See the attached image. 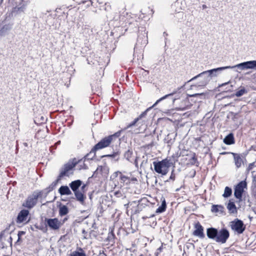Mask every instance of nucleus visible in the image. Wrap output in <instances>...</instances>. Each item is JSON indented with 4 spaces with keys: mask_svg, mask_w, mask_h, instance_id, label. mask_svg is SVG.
I'll return each mask as SVG.
<instances>
[{
    "mask_svg": "<svg viewBox=\"0 0 256 256\" xmlns=\"http://www.w3.org/2000/svg\"><path fill=\"white\" fill-rule=\"evenodd\" d=\"M234 68H237L240 70L248 69H256V60L244 62L234 66H226L211 69L204 71L203 74H207L208 78H210V80L212 78L217 76L219 72L224 70L232 69Z\"/></svg>",
    "mask_w": 256,
    "mask_h": 256,
    "instance_id": "1",
    "label": "nucleus"
},
{
    "mask_svg": "<svg viewBox=\"0 0 256 256\" xmlns=\"http://www.w3.org/2000/svg\"><path fill=\"white\" fill-rule=\"evenodd\" d=\"M206 236L210 240L222 244H225L230 238V232L226 228L218 229L214 227L206 228Z\"/></svg>",
    "mask_w": 256,
    "mask_h": 256,
    "instance_id": "2",
    "label": "nucleus"
},
{
    "mask_svg": "<svg viewBox=\"0 0 256 256\" xmlns=\"http://www.w3.org/2000/svg\"><path fill=\"white\" fill-rule=\"evenodd\" d=\"M182 88V87L181 88H178L176 90L173 91L172 92L166 94L164 96L162 97L160 99L158 100L156 102L150 107L148 108L146 110H145L144 112H143L138 116V118L140 120L142 119V118L145 117L148 112L153 107L155 106L158 103H159L160 102L166 100V99H168L170 100V102L174 103V101L178 99L180 97V92L179 91L181 90Z\"/></svg>",
    "mask_w": 256,
    "mask_h": 256,
    "instance_id": "3",
    "label": "nucleus"
},
{
    "mask_svg": "<svg viewBox=\"0 0 256 256\" xmlns=\"http://www.w3.org/2000/svg\"><path fill=\"white\" fill-rule=\"evenodd\" d=\"M154 166V170L157 174L162 176L166 175L171 166L170 160L168 158L162 160H156L152 162Z\"/></svg>",
    "mask_w": 256,
    "mask_h": 256,
    "instance_id": "4",
    "label": "nucleus"
},
{
    "mask_svg": "<svg viewBox=\"0 0 256 256\" xmlns=\"http://www.w3.org/2000/svg\"><path fill=\"white\" fill-rule=\"evenodd\" d=\"M76 158H74L72 160H70L66 164H64V166L60 168L59 175L58 176L59 178H62L64 176H69L70 174H73V171L74 168L78 163Z\"/></svg>",
    "mask_w": 256,
    "mask_h": 256,
    "instance_id": "5",
    "label": "nucleus"
},
{
    "mask_svg": "<svg viewBox=\"0 0 256 256\" xmlns=\"http://www.w3.org/2000/svg\"><path fill=\"white\" fill-rule=\"evenodd\" d=\"M204 72L199 74L189 80L188 82L198 80V82L196 85H192L191 86H206L210 81V78H208L207 74H204Z\"/></svg>",
    "mask_w": 256,
    "mask_h": 256,
    "instance_id": "6",
    "label": "nucleus"
},
{
    "mask_svg": "<svg viewBox=\"0 0 256 256\" xmlns=\"http://www.w3.org/2000/svg\"><path fill=\"white\" fill-rule=\"evenodd\" d=\"M232 230L238 234H242L246 230V226L242 220L236 218L230 222Z\"/></svg>",
    "mask_w": 256,
    "mask_h": 256,
    "instance_id": "7",
    "label": "nucleus"
},
{
    "mask_svg": "<svg viewBox=\"0 0 256 256\" xmlns=\"http://www.w3.org/2000/svg\"><path fill=\"white\" fill-rule=\"evenodd\" d=\"M247 188V183L246 180L239 182L234 188V196L240 201L242 200V197L244 189Z\"/></svg>",
    "mask_w": 256,
    "mask_h": 256,
    "instance_id": "8",
    "label": "nucleus"
},
{
    "mask_svg": "<svg viewBox=\"0 0 256 256\" xmlns=\"http://www.w3.org/2000/svg\"><path fill=\"white\" fill-rule=\"evenodd\" d=\"M44 224L46 226H48L52 230H58L62 225L61 221H60L58 218H47L44 219Z\"/></svg>",
    "mask_w": 256,
    "mask_h": 256,
    "instance_id": "9",
    "label": "nucleus"
},
{
    "mask_svg": "<svg viewBox=\"0 0 256 256\" xmlns=\"http://www.w3.org/2000/svg\"><path fill=\"white\" fill-rule=\"evenodd\" d=\"M112 136H108L102 138L94 146L93 150H98L108 146L112 142Z\"/></svg>",
    "mask_w": 256,
    "mask_h": 256,
    "instance_id": "10",
    "label": "nucleus"
},
{
    "mask_svg": "<svg viewBox=\"0 0 256 256\" xmlns=\"http://www.w3.org/2000/svg\"><path fill=\"white\" fill-rule=\"evenodd\" d=\"M38 200V199L33 192L32 194L27 198L25 202L23 203L22 206L28 209H31L36 204Z\"/></svg>",
    "mask_w": 256,
    "mask_h": 256,
    "instance_id": "11",
    "label": "nucleus"
},
{
    "mask_svg": "<svg viewBox=\"0 0 256 256\" xmlns=\"http://www.w3.org/2000/svg\"><path fill=\"white\" fill-rule=\"evenodd\" d=\"M194 230L193 232V235L198 237L200 238H204L205 237L204 234V228L199 222H198L194 226Z\"/></svg>",
    "mask_w": 256,
    "mask_h": 256,
    "instance_id": "12",
    "label": "nucleus"
},
{
    "mask_svg": "<svg viewBox=\"0 0 256 256\" xmlns=\"http://www.w3.org/2000/svg\"><path fill=\"white\" fill-rule=\"evenodd\" d=\"M148 200L146 198H144L138 200V201H133L131 202L130 205L132 204H137L136 209V212H140L142 211L144 208L148 204Z\"/></svg>",
    "mask_w": 256,
    "mask_h": 256,
    "instance_id": "13",
    "label": "nucleus"
},
{
    "mask_svg": "<svg viewBox=\"0 0 256 256\" xmlns=\"http://www.w3.org/2000/svg\"><path fill=\"white\" fill-rule=\"evenodd\" d=\"M30 214L28 210L23 209L21 210L16 218V222L17 224H22L26 220Z\"/></svg>",
    "mask_w": 256,
    "mask_h": 256,
    "instance_id": "14",
    "label": "nucleus"
},
{
    "mask_svg": "<svg viewBox=\"0 0 256 256\" xmlns=\"http://www.w3.org/2000/svg\"><path fill=\"white\" fill-rule=\"evenodd\" d=\"M118 176H120V182L121 183L126 184V185H129L130 183V178L126 176H124L122 173L119 171L114 172L113 174L111 176V178H116Z\"/></svg>",
    "mask_w": 256,
    "mask_h": 256,
    "instance_id": "15",
    "label": "nucleus"
},
{
    "mask_svg": "<svg viewBox=\"0 0 256 256\" xmlns=\"http://www.w3.org/2000/svg\"><path fill=\"white\" fill-rule=\"evenodd\" d=\"M147 32H144L142 34H140L138 35L137 42L136 43V45L138 46L140 44L142 46H145L148 42V36L146 35Z\"/></svg>",
    "mask_w": 256,
    "mask_h": 256,
    "instance_id": "16",
    "label": "nucleus"
},
{
    "mask_svg": "<svg viewBox=\"0 0 256 256\" xmlns=\"http://www.w3.org/2000/svg\"><path fill=\"white\" fill-rule=\"evenodd\" d=\"M82 184V181L80 180H76L72 181L69 184V186L72 190L74 192L80 190V188Z\"/></svg>",
    "mask_w": 256,
    "mask_h": 256,
    "instance_id": "17",
    "label": "nucleus"
},
{
    "mask_svg": "<svg viewBox=\"0 0 256 256\" xmlns=\"http://www.w3.org/2000/svg\"><path fill=\"white\" fill-rule=\"evenodd\" d=\"M74 193L76 200L80 202V204H84L86 199V196L85 195L84 192L78 190Z\"/></svg>",
    "mask_w": 256,
    "mask_h": 256,
    "instance_id": "18",
    "label": "nucleus"
},
{
    "mask_svg": "<svg viewBox=\"0 0 256 256\" xmlns=\"http://www.w3.org/2000/svg\"><path fill=\"white\" fill-rule=\"evenodd\" d=\"M224 208L220 204H212V206L211 211L212 212L216 214H223L224 212Z\"/></svg>",
    "mask_w": 256,
    "mask_h": 256,
    "instance_id": "19",
    "label": "nucleus"
},
{
    "mask_svg": "<svg viewBox=\"0 0 256 256\" xmlns=\"http://www.w3.org/2000/svg\"><path fill=\"white\" fill-rule=\"evenodd\" d=\"M232 154L234 159V164L236 167V168H240L242 164L244 163L243 160L241 158V156L240 154L234 153V152H230Z\"/></svg>",
    "mask_w": 256,
    "mask_h": 256,
    "instance_id": "20",
    "label": "nucleus"
},
{
    "mask_svg": "<svg viewBox=\"0 0 256 256\" xmlns=\"http://www.w3.org/2000/svg\"><path fill=\"white\" fill-rule=\"evenodd\" d=\"M58 193L61 196H69L72 194L70 186H62L58 190Z\"/></svg>",
    "mask_w": 256,
    "mask_h": 256,
    "instance_id": "21",
    "label": "nucleus"
},
{
    "mask_svg": "<svg viewBox=\"0 0 256 256\" xmlns=\"http://www.w3.org/2000/svg\"><path fill=\"white\" fill-rule=\"evenodd\" d=\"M34 193L38 199L42 200L46 198L49 192L46 188H44L42 190H35L34 192Z\"/></svg>",
    "mask_w": 256,
    "mask_h": 256,
    "instance_id": "22",
    "label": "nucleus"
},
{
    "mask_svg": "<svg viewBox=\"0 0 256 256\" xmlns=\"http://www.w3.org/2000/svg\"><path fill=\"white\" fill-rule=\"evenodd\" d=\"M224 142L227 145H231L235 142L234 134L232 132L228 134L223 140Z\"/></svg>",
    "mask_w": 256,
    "mask_h": 256,
    "instance_id": "23",
    "label": "nucleus"
},
{
    "mask_svg": "<svg viewBox=\"0 0 256 256\" xmlns=\"http://www.w3.org/2000/svg\"><path fill=\"white\" fill-rule=\"evenodd\" d=\"M120 152L119 149L116 150V151L113 152L112 154H108L102 156V157H106V158H114L115 160L118 161L120 159Z\"/></svg>",
    "mask_w": 256,
    "mask_h": 256,
    "instance_id": "24",
    "label": "nucleus"
},
{
    "mask_svg": "<svg viewBox=\"0 0 256 256\" xmlns=\"http://www.w3.org/2000/svg\"><path fill=\"white\" fill-rule=\"evenodd\" d=\"M12 26L10 24H4L0 29V36H4L7 34L12 29Z\"/></svg>",
    "mask_w": 256,
    "mask_h": 256,
    "instance_id": "25",
    "label": "nucleus"
},
{
    "mask_svg": "<svg viewBox=\"0 0 256 256\" xmlns=\"http://www.w3.org/2000/svg\"><path fill=\"white\" fill-rule=\"evenodd\" d=\"M227 208L230 214H234L237 213V208L234 202L229 200L227 205Z\"/></svg>",
    "mask_w": 256,
    "mask_h": 256,
    "instance_id": "26",
    "label": "nucleus"
},
{
    "mask_svg": "<svg viewBox=\"0 0 256 256\" xmlns=\"http://www.w3.org/2000/svg\"><path fill=\"white\" fill-rule=\"evenodd\" d=\"M69 212L68 207L66 205H60L59 207V215L60 216H66Z\"/></svg>",
    "mask_w": 256,
    "mask_h": 256,
    "instance_id": "27",
    "label": "nucleus"
},
{
    "mask_svg": "<svg viewBox=\"0 0 256 256\" xmlns=\"http://www.w3.org/2000/svg\"><path fill=\"white\" fill-rule=\"evenodd\" d=\"M83 34H86V36L87 35L90 36L92 34V29L90 28V26L87 24H84L82 26Z\"/></svg>",
    "mask_w": 256,
    "mask_h": 256,
    "instance_id": "28",
    "label": "nucleus"
},
{
    "mask_svg": "<svg viewBox=\"0 0 256 256\" xmlns=\"http://www.w3.org/2000/svg\"><path fill=\"white\" fill-rule=\"evenodd\" d=\"M166 204L165 199L164 198V200L162 202L161 205L156 209V213H157V214L162 213L166 210Z\"/></svg>",
    "mask_w": 256,
    "mask_h": 256,
    "instance_id": "29",
    "label": "nucleus"
},
{
    "mask_svg": "<svg viewBox=\"0 0 256 256\" xmlns=\"http://www.w3.org/2000/svg\"><path fill=\"white\" fill-rule=\"evenodd\" d=\"M132 154L133 152L131 148H129L125 152L124 154V157L128 162H132V160L131 159V157Z\"/></svg>",
    "mask_w": 256,
    "mask_h": 256,
    "instance_id": "30",
    "label": "nucleus"
},
{
    "mask_svg": "<svg viewBox=\"0 0 256 256\" xmlns=\"http://www.w3.org/2000/svg\"><path fill=\"white\" fill-rule=\"evenodd\" d=\"M61 180L60 178H59L58 176L56 178V180H55L54 182H53L50 186L46 188V189L48 190V192L52 191L56 186L58 182Z\"/></svg>",
    "mask_w": 256,
    "mask_h": 256,
    "instance_id": "31",
    "label": "nucleus"
},
{
    "mask_svg": "<svg viewBox=\"0 0 256 256\" xmlns=\"http://www.w3.org/2000/svg\"><path fill=\"white\" fill-rule=\"evenodd\" d=\"M69 256H86L85 252L80 248V251L74 250L72 252Z\"/></svg>",
    "mask_w": 256,
    "mask_h": 256,
    "instance_id": "32",
    "label": "nucleus"
},
{
    "mask_svg": "<svg viewBox=\"0 0 256 256\" xmlns=\"http://www.w3.org/2000/svg\"><path fill=\"white\" fill-rule=\"evenodd\" d=\"M232 194V189L229 186H226L222 194L223 197L228 198L230 197Z\"/></svg>",
    "mask_w": 256,
    "mask_h": 256,
    "instance_id": "33",
    "label": "nucleus"
},
{
    "mask_svg": "<svg viewBox=\"0 0 256 256\" xmlns=\"http://www.w3.org/2000/svg\"><path fill=\"white\" fill-rule=\"evenodd\" d=\"M96 150H93V148L91 150L90 152L88 154L84 156V159L86 160H92L96 156Z\"/></svg>",
    "mask_w": 256,
    "mask_h": 256,
    "instance_id": "34",
    "label": "nucleus"
},
{
    "mask_svg": "<svg viewBox=\"0 0 256 256\" xmlns=\"http://www.w3.org/2000/svg\"><path fill=\"white\" fill-rule=\"evenodd\" d=\"M189 162L190 164L192 166H197L199 165V162L198 161L197 158L196 157V154H194L192 156L189 160Z\"/></svg>",
    "mask_w": 256,
    "mask_h": 256,
    "instance_id": "35",
    "label": "nucleus"
},
{
    "mask_svg": "<svg viewBox=\"0 0 256 256\" xmlns=\"http://www.w3.org/2000/svg\"><path fill=\"white\" fill-rule=\"evenodd\" d=\"M188 96L190 97L196 98H199L200 100H202L205 98L206 94H204V92L196 93L191 95H188Z\"/></svg>",
    "mask_w": 256,
    "mask_h": 256,
    "instance_id": "36",
    "label": "nucleus"
},
{
    "mask_svg": "<svg viewBox=\"0 0 256 256\" xmlns=\"http://www.w3.org/2000/svg\"><path fill=\"white\" fill-rule=\"evenodd\" d=\"M26 234V232L24 231H18V240L16 242H15V244L20 245L22 242V236Z\"/></svg>",
    "mask_w": 256,
    "mask_h": 256,
    "instance_id": "37",
    "label": "nucleus"
},
{
    "mask_svg": "<svg viewBox=\"0 0 256 256\" xmlns=\"http://www.w3.org/2000/svg\"><path fill=\"white\" fill-rule=\"evenodd\" d=\"M230 83V82L222 84L219 86V87H223V86H228L225 89L226 90L225 91L226 92H231V91H232V90L233 89V86L232 84L229 85Z\"/></svg>",
    "mask_w": 256,
    "mask_h": 256,
    "instance_id": "38",
    "label": "nucleus"
},
{
    "mask_svg": "<svg viewBox=\"0 0 256 256\" xmlns=\"http://www.w3.org/2000/svg\"><path fill=\"white\" fill-rule=\"evenodd\" d=\"M247 92V90L244 87H243L236 92L235 96L237 97H240L243 96L244 94H246Z\"/></svg>",
    "mask_w": 256,
    "mask_h": 256,
    "instance_id": "39",
    "label": "nucleus"
},
{
    "mask_svg": "<svg viewBox=\"0 0 256 256\" xmlns=\"http://www.w3.org/2000/svg\"><path fill=\"white\" fill-rule=\"evenodd\" d=\"M115 238V235L112 230L108 232L106 240L108 242H114Z\"/></svg>",
    "mask_w": 256,
    "mask_h": 256,
    "instance_id": "40",
    "label": "nucleus"
},
{
    "mask_svg": "<svg viewBox=\"0 0 256 256\" xmlns=\"http://www.w3.org/2000/svg\"><path fill=\"white\" fill-rule=\"evenodd\" d=\"M140 120V119L138 118H135L132 122H131L130 123L126 126V128H131L134 126L136 125V124L138 122V121Z\"/></svg>",
    "mask_w": 256,
    "mask_h": 256,
    "instance_id": "41",
    "label": "nucleus"
},
{
    "mask_svg": "<svg viewBox=\"0 0 256 256\" xmlns=\"http://www.w3.org/2000/svg\"><path fill=\"white\" fill-rule=\"evenodd\" d=\"M176 178V174L174 173V170L172 169V170L171 172L170 176L169 178L166 180V182H168L169 180H172L174 181Z\"/></svg>",
    "mask_w": 256,
    "mask_h": 256,
    "instance_id": "42",
    "label": "nucleus"
},
{
    "mask_svg": "<svg viewBox=\"0 0 256 256\" xmlns=\"http://www.w3.org/2000/svg\"><path fill=\"white\" fill-rule=\"evenodd\" d=\"M108 170L109 168L108 166H104V168L102 169V174H103L104 176L107 175L108 174Z\"/></svg>",
    "mask_w": 256,
    "mask_h": 256,
    "instance_id": "43",
    "label": "nucleus"
},
{
    "mask_svg": "<svg viewBox=\"0 0 256 256\" xmlns=\"http://www.w3.org/2000/svg\"><path fill=\"white\" fill-rule=\"evenodd\" d=\"M120 133H121L120 131H118V132L114 133V134L110 135L109 136H112V140L114 138L119 137L120 136Z\"/></svg>",
    "mask_w": 256,
    "mask_h": 256,
    "instance_id": "44",
    "label": "nucleus"
},
{
    "mask_svg": "<svg viewBox=\"0 0 256 256\" xmlns=\"http://www.w3.org/2000/svg\"><path fill=\"white\" fill-rule=\"evenodd\" d=\"M163 36L164 37V42H165L164 48H165V50H166V40H168V38H166V36H168V34L166 32H164L163 33Z\"/></svg>",
    "mask_w": 256,
    "mask_h": 256,
    "instance_id": "45",
    "label": "nucleus"
},
{
    "mask_svg": "<svg viewBox=\"0 0 256 256\" xmlns=\"http://www.w3.org/2000/svg\"><path fill=\"white\" fill-rule=\"evenodd\" d=\"M103 168H104V166H98L97 168H96L97 172H98V173L102 174Z\"/></svg>",
    "mask_w": 256,
    "mask_h": 256,
    "instance_id": "46",
    "label": "nucleus"
},
{
    "mask_svg": "<svg viewBox=\"0 0 256 256\" xmlns=\"http://www.w3.org/2000/svg\"><path fill=\"white\" fill-rule=\"evenodd\" d=\"M10 226H9L8 227L6 228L4 230L1 232L0 233V238H2L5 232L9 229Z\"/></svg>",
    "mask_w": 256,
    "mask_h": 256,
    "instance_id": "47",
    "label": "nucleus"
},
{
    "mask_svg": "<svg viewBox=\"0 0 256 256\" xmlns=\"http://www.w3.org/2000/svg\"><path fill=\"white\" fill-rule=\"evenodd\" d=\"M254 165V163L250 164L247 168V170L250 171V170H251L252 168Z\"/></svg>",
    "mask_w": 256,
    "mask_h": 256,
    "instance_id": "48",
    "label": "nucleus"
},
{
    "mask_svg": "<svg viewBox=\"0 0 256 256\" xmlns=\"http://www.w3.org/2000/svg\"><path fill=\"white\" fill-rule=\"evenodd\" d=\"M86 186V184H82V185L80 187V190L81 191V192H85L84 188H85Z\"/></svg>",
    "mask_w": 256,
    "mask_h": 256,
    "instance_id": "49",
    "label": "nucleus"
},
{
    "mask_svg": "<svg viewBox=\"0 0 256 256\" xmlns=\"http://www.w3.org/2000/svg\"><path fill=\"white\" fill-rule=\"evenodd\" d=\"M138 158L136 157L135 160H134V164H135L136 166V168H138Z\"/></svg>",
    "mask_w": 256,
    "mask_h": 256,
    "instance_id": "50",
    "label": "nucleus"
},
{
    "mask_svg": "<svg viewBox=\"0 0 256 256\" xmlns=\"http://www.w3.org/2000/svg\"><path fill=\"white\" fill-rule=\"evenodd\" d=\"M98 172H97V170H96L94 172L93 174L92 175V177H96L97 175L98 174Z\"/></svg>",
    "mask_w": 256,
    "mask_h": 256,
    "instance_id": "51",
    "label": "nucleus"
},
{
    "mask_svg": "<svg viewBox=\"0 0 256 256\" xmlns=\"http://www.w3.org/2000/svg\"><path fill=\"white\" fill-rule=\"evenodd\" d=\"M163 249V246H162L160 248H158L156 250V252L158 254V252H162V250Z\"/></svg>",
    "mask_w": 256,
    "mask_h": 256,
    "instance_id": "52",
    "label": "nucleus"
},
{
    "mask_svg": "<svg viewBox=\"0 0 256 256\" xmlns=\"http://www.w3.org/2000/svg\"><path fill=\"white\" fill-rule=\"evenodd\" d=\"M68 220V216H66L62 220V222H61V223H62V224Z\"/></svg>",
    "mask_w": 256,
    "mask_h": 256,
    "instance_id": "53",
    "label": "nucleus"
},
{
    "mask_svg": "<svg viewBox=\"0 0 256 256\" xmlns=\"http://www.w3.org/2000/svg\"><path fill=\"white\" fill-rule=\"evenodd\" d=\"M130 182H134L137 181V179H136V178H134V177L132 178H130Z\"/></svg>",
    "mask_w": 256,
    "mask_h": 256,
    "instance_id": "54",
    "label": "nucleus"
},
{
    "mask_svg": "<svg viewBox=\"0 0 256 256\" xmlns=\"http://www.w3.org/2000/svg\"><path fill=\"white\" fill-rule=\"evenodd\" d=\"M9 239H10V246H12V238L11 236H10Z\"/></svg>",
    "mask_w": 256,
    "mask_h": 256,
    "instance_id": "55",
    "label": "nucleus"
},
{
    "mask_svg": "<svg viewBox=\"0 0 256 256\" xmlns=\"http://www.w3.org/2000/svg\"><path fill=\"white\" fill-rule=\"evenodd\" d=\"M160 62H162V61H164V56H161V58L160 60Z\"/></svg>",
    "mask_w": 256,
    "mask_h": 256,
    "instance_id": "56",
    "label": "nucleus"
},
{
    "mask_svg": "<svg viewBox=\"0 0 256 256\" xmlns=\"http://www.w3.org/2000/svg\"><path fill=\"white\" fill-rule=\"evenodd\" d=\"M202 8H203V9H205V8H206L207 7H206V4H203V5L202 6Z\"/></svg>",
    "mask_w": 256,
    "mask_h": 256,
    "instance_id": "57",
    "label": "nucleus"
},
{
    "mask_svg": "<svg viewBox=\"0 0 256 256\" xmlns=\"http://www.w3.org/2000/svg\"><path fill=\"white\" fill-rule=\"evenodd\" d=\"M196 171H195V170H194V174H192V175H193V176H192V177H194V176H195V175H196Z\"/></svg>",
    "mask_w": 256,
    "mask_h": 256,
    "instance_id": "58",
    "label": "nucleus"
},
{
    "mask_svg": "<svg viewBox=\"0 0 256 256\" xmlns=\"http://www.w3.org/2000/svg\"><path fill=\"white\" fill-rule=\"evenodd\" d=\"M102 254L104 255V256H107L106 254H105L104 252H102Z\"/></svg>",
    "mask_w": 256,
    "mask_h": 256,
    "instance_id": "59",
    "label": "nucleus"
},
{
    "mask_svg": "<svg viewBox=\"0 0 256 256\" xmlns=\"http://www.w3.org/2000/svg\"><path fill=\"white\" fill-rule=\"evenodd\" d=\"M90 4H92V2L91 0L90 1Z\"/></svg>",
    "mask_w": 256,
    "mask_h": 256,
    "instance_id": "60",
    "label": "nucleus"
},
{
    "mask_svg": "<svg viewBox=\"0 0 256 256\" xmlns=\"http://www.w3.org/2000/svg\"><path fill=\"white\" fill-rule=\"evenodd\" d=\"M236 72H240L238 71V70H236Z\"/></svg>",
    "mask_w": 256,
    "mask_h": 256,
    "instance_id": "61",
    "label": "nucleus"
},
{
    "mask_svg": "<svg viewBox=\"0 0 256 256\" xmlns=\"http://www.w3.org/2000/svg\"><path fill=\"white\" fill-rule=\"evenodd\" d=\"M85 232L84 230H83L82 232L84 233Z\"/></svg>",
    "mask_w": 256,
    "mask_h": 256,
    "instance_id": "62",
    "label": "nucleus"
},
{
    "mask_svg": "<svg viewBox=\"0 0 256 256\" xmlns=\"http://www.w3.org/2000/svg\"><path fill=\"white\" fill-rule=\"evenodd\" d=\"M90 198H92V196L90 195Z\"/></svg>",
    "mask_w": 256,
    "mask_h": 256,
    "instance_id": "63",
    "label": "nucleus"
},
{
    "mask_svg": "<svg viewBox=\"0 0 256 256\" xmlns=\"http://www.w3.org/2000/svg\"><path fill=\"white\" fill-rule=\"evenodd\" d=\"M2 256H6L5 254H3Z\"/></svg>",
    "mask_w": 256,
    "mask_h": 256,
    "instance_id": "64",
    "label": "nucleus"
}]
</instances>
